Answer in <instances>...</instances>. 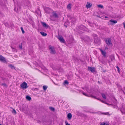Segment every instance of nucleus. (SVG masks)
Returning a JSON list of instances; mask_svg holds the SVG:
<instances>
[{"instance_id": "nucleus-1", "label": "nucleus", "mask_w": 125, "mask_h": 125, "mask_svg": "<svg viewBox=\"0 0 125 125\" xmlns=\"http://www.w3.org/2000/svg\"><path fill=\"white\" fill-rule=\"evenodd\" d=\"M21 86L24 89L27 88L28 87L27 84L25 82H24L21 84Z\"/></svg>"}, {"instance_id": "nucleus-2", "label": "nucleus", "mask_w": 125, "mask_h": 125, "mask_svg": "<svg viewBox=\"0 0 125 125\" xmlns=\"http://www.w3.org/2000/svg\"><path fill=\"white\" fill-rule=\"evenodd\" d=\"M0 61L4 63H7L6 59L2 55H0Z\"/></svg>"}, {"instance_id": "nucleus-3", "label": "nucleus", "mask_w": 125, "mask_h": 125, "mask_svg": "<svg viewBox=\"0 0 125 125\" xmlns=\"http://www.w3.org/2000/svg\"><path fill=\"white\" fill-rule=\"evenodd\" d=\"M94 38V42L96 43H98L100 42L99 39L98 38L96 34H94L93 35Z\"/></svg>"}, {"instance_id": "nucleus-4", "label": "nucleus", "mask_w": 125, "mask_h": 125, "mask_svg": "<svg viewBox=\"0 0 125 125\" xmlns=\"http://www.w3.org/2000/svg\"><path fill=\"white\" fill-rule=\"evenodd\" d=\"M49 49L50 51V53H51L54 54L55 53L54 49L53 47L50 46L49 47Z\"/></svg>"}, {"instance_id": "nucleus-5", "label": "nucleus", "mask_w": 125, "mask_h": 125, "mask_svg": "<svg viewBox=\"0 0 125 125\" xmlns=\"http://www.w3.org/2000/svg\"><path fill=\"white\" fill-rule=\"evenodd\" d=\"M88 70L89 71H91L93 73L95 72V69L94 67H89Z\"/></svg>"}, {"instance_id": "nucleus-6", "label": "nucleus", "mask_w": 125, "mask_h": 125, "mask_svg": "<svg viewBox=\"0 0 125 125\" xmlns=\"http://www.w3.org/2000/svg\"><path fill=\"white\" fill-rule=\"evenodd\" d=\"M106 44L108 45H109L112 44V42L110 38H108L105 41Z\"/></svg>"}, {"instance_id": "nucleus-7", "label": "nucleus", "mask_w": 125, "mask_h": 125, "mask_svg": "<svg viewBox=\"0 0 125 125\" xmlns=\"http://www.w3.org/2000/svg\"><path fill=\"white\" fill-rule=\"evenodd\" d=\"M117 22V21L116 20H111L109 21V24L110 25H113Z\"/></svg>"}, {"instance_id": "nucleus-8", "label": "nucleus", "mask_w": 125, "mask_h": 125, "mask_svg": "<svg viewBox=\"0 0 125 125\" xmlns=\"http://www.w3.org/2000/svg\"><path fill=\"white\" fill-rule=\"evenodd\" d=\"M58 38L61 42L64 43L65 41L62 36H59L58 37Z\"/></svg>"}, {"instance_id": "nucleus-9", "label": "nucleus", "mask_w": 125, "mask_h": 125, "mask_svg": "<svg viewBox=\"0 0 125 125\" xmlns=\"http://www.w3.org/2000/svg\"><path fill=\"white\" fill-rule=\"evenodd\" d=\"M100 125H109V123L108 121H104L100 123Z\"/></svg>"}, {"instance_id": "nucleus-10", "label": "nucleus", "mask_w": 125, "mask_h": 125, "mask_svg": "<svg viewBox=\"0 0 125 125\" xmlns=\"http://www.w3.org/2000/svg\"><path fill=\"white\" fill-rule=\"evenodd\" d=\"M41 23L42 25L45 28H48L49 27V26L45 22H41Z\"/></svg>"}, {"instance_id": "nucleus-11", "label": "nucleus", "mask_w": 125, "mask_h": 125, "mask_svg": "<svg viewBox=\"0 0 125 125\" xmlns=\"http://www.w3.org/2000/svg\"><path fill=\"white\" fill-rule=\"evenodd\" d=\"M99 50L101 52L102 54L104 57L106 56V53L102 49H100Z\"/></svg>"}, {"instance_id": "nucleus-12", "label": "nucleus", "mask_w": 125, "mask_h": 125, "mask_svg": "<svg viewBox=\"0 0 125 125\" xmlns=\"http://www.w3.org/2000/svg\"><path fill=\"white\" fill-rule=\"evenodd\" d=\"M92 4L89 2H87L86 7L87 8H90L92 6Z\"/></svg>"}, {"instance_id": "nucleus-13", "label": "nucleus", "mask_w": 125, "mask_h": 125, "mask_svg": "<svg viewBox=\"0 0 125 125\" xmlns=\"http://www.w3.org/2000/svg\"><path fill=\"white\" fill-rule=\"evenodd\" d=\"M67 117L68 120H71L72 117V115L70 113H68L67 115Z\"/></svg>"}, {"instance_id": "nucleus-14", "label": "nucleus", "mask_w": 125, "mask_h": 125, "mask_svg": "<svg viewBox=\"0 0 125 125\" xmlns=\"http://www.w3.org/2000/svg\"><path fill=\"white\" fill-rule=\"evenodd\" d=\"M72 4L70 3L67 6V8L69 10H71V8Z\"/></svg>"}, {"instance_id": "nucleus-15", "label": "nucleus", "mask_w": 125, "mask_h": 125, "mask_svg": "<svg viewBox=\"0 0 125 125\" xmlns=\"http://www.w3.org/2000/svg\"><path fill=\"white\" fill-rule=\"evenodd\" d=\"M40 33L43 36H46L47 35V34L46 33L42 31L41 32H40Z\"/></svg>"}, {"instance_id": "nucleus-16", "label": "nucleus", "mask_w": 125, "mask_h": 125, "mask_svg": "<svg viewBox=\"0 0 125 125\" xmlns=\"http://www.w3.org/2000/svg\"><path fill=\"white\" fill-rule=\"evenodd\" d=\"M12 110L11 111L12 113L14 114H16V112L15 110L12 108Z\"/></svg>"}, {"instance_id": "nucleus-17", "label": "nucleus", "mask_w": 125, "mask_h": 125, "mask_svg": "<svg viewBox=\"0 0 125 125\" xmlns=\"http://www.w3.org/2000/svg\"><path fill=\"white\" fill-rule=\"evenodd\" d=\"M0 84L4 87H6L7 86L6 84L4 83H0Z\"/></svg>"}, {"instance_id": "nucleus-18", "label": "nucleus", "mask_w": 125, "mask_h": 125, "mask_svg": "<svg viewBox=\"0 0 125 125\" xmlns=\"http://www.w3.org/2000/svg\"><path fill=\"white\" fill-rule=\"evenodd\" d=\"M101 95L103 98H104V99H106V96L103 93H102L101 94Z\"/></svg>"}, {"instance_id": "nucleus-19", "label": "nucleus", "mask_w": 125, "mask_h": 125, "mask_svg": "<svg viewBox=\"0 0 125 125\" xmlns=\"http://www.w3.org/2000/svg\"><path fill=\"white\" fill-rule=\"evenodd\" d=\"M26 98L29 101L31 99V98L28 96H26Z\"/></svg>"}, {"instance_id": "nucleus-20", "label": "nucleus", "mask_w": 125, "mask_h": 125, "mask_svg": "<svg viewBox=\"0 0 125 125\" xmlns=\"http://www.w3.org/2000/svg\"><path fill=\"white\" fill-rule=\"evenodd\" d=\"M9 66L12 69H14L15 68L14 67L12 64H10L9 65Z\"/></svg>"}, {"instance_id": "nucleus-21", "label": "nucleus", "mask_w": 125, "mask_h": 125, "mask_svg": "<svg viewBox=\"0 0 125 125\" xmlns=\"http://www.w3.org/2000/svg\"><path fill=\"white\" fill-rule=\"evenodd\" d=\"M97 6L98 7L101 8H103L104 7L103 6L101 5H98Z\"/></svg>"}, {"instance_id": "nucleus-22", "label": "nucleus", "mask_w": 125, "mask_h": 125, "mask_svg": "<svg viewBox=\"0 0 125 125\" xmlns=\"http://www.w3.org/2000/svg\"><path fill=\"white\" fill-rule=\"evenodd\" d=\"M76 20L74 18H73L71 19V21L72 22H73L75 21Z\"/></svg>"}, {"instance_id": "nucleus-23", "label": "nucleus", "mask_w": 125, "mask_h": 125, "mask_svg": "<svg viewBox=\"0 0 125 125\" xmlns=\"http://www.w3.org/2000/svg\"><path fill=\"white\" fill-rule=\"evenodd\" d=\"M64 84H68V81L67 80H65L64 81Z\"/></svg>"}, {"instance_id": "nucleus-24", "label": "nucleus", "mask_w": 125, "mask_h": 125, "mask_svg": "<svg viewBox=\"0 0 125 125\" xmlns=\"http://www.w3.org/2000/svg\"><path fill=\"white\" fill-rule=\"evenodd\" d=\"M43 89L44 90H46L47 89V87L45 86H43Z\"/></svg>"}, {"instance_id": "nucleus-25", "label": "nucleus", "mask_w": 125, "mask_h": 125, "mask_svg": "<svg viewBox=\"0 0 125 125\" xmlns=\"http://www.w3.org/2000/svg\"><path fill=\"white\" fill-rule=\"evenodd\" d=\"M53 15L55 17H58L57 14L55 13H54L53 14Z\"/></svg>"}, {"instance_id": "nucleus-26", "label": "nucleus", "mask_w": 125, "mask_h": 125, "mask_svg": "<svg viewBox=\"0 0 125 125\" xmlns=\"http://www.w3.org/2000/svg\"><path fill=\"white\" fill-rule=\"evenodd\" d=\"M21 30L22 31V33H24V30L23 29V28L22 27H21Z\"/></svg>"}, {"instance_id": "nucleus-27", "label": "nucleus", "mask_w": 125, "mask_h": 125, "mask_svg": "<svg viewBox=\"0 0 125 125\" xmlns=\"http://www.w3.org/2000/svg\"><path fill=\"white\" fill-rule=\"evenodd\" d=\"M50 109L52 111H54L55 109L54 108L52 107H50Z\"/></svg>"}, {"instance_id": "nucleus-28", "label": "nucleus", "mask_w": 125, "mask_h": 125, "mask_svg": "<svg viewBox=\"0 0 125 125\" xmlns=\"http://www.w3.org/2000/svg\"><path fill=\"white\" fill-rule=\"evenodd\" d=\"M65 123L66 125H70V124H69L67 121H65Z\"/></svg>"}, {"instance_id": "nucleus-29", "label": "nucleus", "mask_w": 125, "mask_h": 125, "mask_svg": "<svg viewBox=\"0 0 125 125\" xmlns=\"http://www.w3.org/2000/svg\"><path fill=\"white\" fill-rule=\"evenodd\" d=\"M116 67L117 68V69H118V72L119 73L120 72V70H119V67L118 66H116Z\"/></svg>"}, {"instance_id": "nucleus-30", "label": "nucleus", "mask_w": 125, "mask_h": 125, "mask_svg": "<svg viewBox=\"0 0 125 125\" xmlns=\"http://www.w3.org/2000/svg\"><path fill=\"white\" fill-rule=\"evenodd\" d=\"M12 51H14V52H17V51H16V49H15L14 48H13L12 47Z\"/></svg>"}, {"instance_id": "nucleus-31", "label": "nucleus", "mask_w": 125, "mask_h": 125, "mask_svg": "<svg viewBox=\"0 0 125 125\" xmlns=\"http://www.w3.org/2000/svg\"><path fill=\"white\" fill-rule=\"evenodd\" d=\"M92 97H94V98L96 99H97L98 100H101V99H100L96 98L95 96H92Z\"/></svg>"}, {"instance_id": "nucleus-32", "label": "nucleus", "mask_w": 125, "mask_h": 125, "mask_svg": "<svg viewBox=\"0 0 125 125\" xmlns=\"http://www.w3.org/2000/svg\"><path fill=\"white\" fill-rule=\"evenodd\" d=\"M109 113V112H106V113H103V114H104V115H108Z\"/></svg>"}, {"instance_id": "nucleus-33", "label": "nucleus", "mask_w": 125, "mask_h": 125, "mask_svg": "<svg viewBox=\"0 0 125 125\" xmlns=\"http://www.w3.org/2000/svg\"><path fill=\"white\" fill-rule=\"evenodd\" d=\"M19 48L20 49H22V45H19Z\"/></svg>"}, {"instance_id": "nucleus-34", "label": "nucleus", "mask_w": 125, "mask_h": 125, "mask_svg": "<svg viewBox=\"0 0 125 125\" xmlns=\"http://www.w3.org/2000/svg\"><path fill=\"white\" fill-rule=\"evenodd\" d=\"M83 94L84 95H85V96H88L87 94H85V93H84L83 92Z\"/></svg>"}, {"instance_id": "nucleus-35", "label": "nucleus", "mask_w": 125, "mask_h": 125, "mask_svg": "<svg viewBox=\"0 0 125 125\" xmlns=\"http://www.w3.org/2000/svg\"><path fill=\"white\" fill-rule=\"evenodd\" d=\"M123 24L124 25V28L125 29V22L123 23Z\"/></svg>"}, {"instance_id": "nucleus-36", "label": "nucleus", "mask_w": 125, "mask_h": 125, "mask_svg": "<svg viewBox=\"0 0 125 125\" xmlns=\"http://www.w3.org/2000/svg\"><path fill=\"white\" fill-rule=\"evenodd\" d=\"M52 69L53 70H56V69H57L56 68H55L54 67H52Z\"/></svg>"}, {"instance_id": "nucleus-37", "label": "nucleus", "mask_w": 125, "mask_h": 125, "mask_svg": "<svg viewBox=\"0 0 125 125\" xmlns=\"http://www.w3.org/2000/svg\"><path fill=\"white\" fill-rule=\"evenodd\" d=\"M100 101H101L102 102V103H105V104H107V103H105L104 101H102V100H100Z\"/></svg>"}, {"instance_id": "nucleus-38", "label": "nucleus", "mask_w": 125, "mask_h": 125, "mask_svg": "<svg viewBox=\"0 0 125 125\" xmlns=\"http://www.w3.org/2000/svg\"><path fill=\"white\" fill-rule=\"evenodd\" d=\"M86 90V91L87 92H88L89 93V92H88V90H87V89H85Z\"/></svg>"}, {"instance_id": "nucleus-39", "label": "nucleus", "mask_w": 125, "mask_h": 125, "mask_svg": "<svg viewBox=\"0 0 125 125\" xmlns=\"http://www.w3.org/2000/svg\"><path fill=\"white\" fill-rule=\"evenodd\" d=\"M105 18H108V17H107V16H105Z\"/></svg>"}, {"instance_id": "nucleus-40", "label": "nucleus", "mask_w": 125, "mask_h": 125, "mask_svg": "<svg viewBox=\"0 0 125 125\" xmlns=\"http://www.w3.org/2000/svg\"><path fill=\"white\" fill-rule=\"evenodd\" d=\"M114 59V57H113V59H111V60H112H112H113V59Z\"/></svg>"}, {"instance_id": "nucleus-41", "label": "nucleus", "mask_w": 125, "mask_h": 125, "mask_svg": "<svg viewBox=\"0 0 125 125\" xmlns=\"http://www.w3.org/2000/svg\"><path fill=\"white\" fill-rule=\"evenodd\" d=\"M108 49V48H107L106 47V48H105V50H106V49Z\"/></svg>"}, {"instance_id": "nucleus-42", "label": "nucleus", "mask_w": 125, "mask_h": 125, "mask_svg": "<svg viewBox=\"0 0 125 125\" xmlns=\"http://www.w3.org/2000/svg\"><path fill=\"white\" fill-rule=\"evenodd\" d=\"M92 113H96L95 112H92Z\"/></svg>"}, {"instance_id": "nucleus-43", "label": "nucleus", "mask_w": 125, "mask_h": 125, "mask_svg": "<svg viewBox=\"0 0 125 125\" xmlns=\"http://www.w3.org/2000/svg\"><path fill=\"white\" fill-rule=\"evenodd\" d=\"M60 69L61 70H62V68H60Z\"/></svg>"}, {"instance_id": "nucleus-44", "label": "nucleus", "mask_w": 125, "mask_h": 125, "mask_svg": "<svg viewBox=\"0 0 125 125\" xmlns=\"http://www.w3.org/2000/svg\"><path fill=\"white\" fill-rule=\"evenodd\" d=\"M65 27H67V26H65Z\"/></svg>"}, {"instance_id": "nucleus-45", "label": "nucleus", "mask_w": 125, "mask_h": 125, "mask_svg": "<svg viewBox=\"0 0 125 125\" xmlns=\"http://www.w3.org/2000/svg\"><path fill=\"white\" fill-rule=\"evenodd\" d=\"M0 125H2L1 124H0Z\"/></svg>"}]
</instances>
